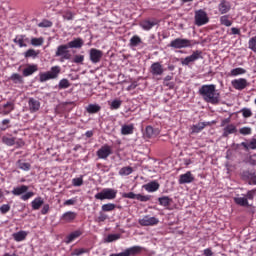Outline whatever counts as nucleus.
Listing matches in <instances>:
<instances>
[{
  "label": "nucleus",
  "instance_id": "f257e3e1",
  "mask_svg": "<svg viewBox=\"0 0 256 256\" xmlns=\"http://www.w3.org/2000/svg\"><path fill=\"white\" fill-rule=\"evenodd\" d=\"M199 95H201L206 103H211L212 105H217L221 97L214 84L201 86Z\"/></svg>",
  "mask_w": 256,
  "mask_h": 256
},
{
  "label": "nucleus",
  "instance_id": "f03ea898",
  "mask_svg": "<svg viewBox=\"0 0 256 256\" xmlns=\"http://www.w3.org/2000/svg\"><path fill=\"white\" fill-rule=\"evenodd\" d=\"M29 191V186L21 185L18 187L13 188L12 195L19 196L21 195L22 201H29L35 193L33 192H27Z\"/></svg>",
  "mask_w": 256,
  "mask_h": 256
},
{
  "label": "nucleus",
  "instance_id": "7ed1b4c3",
  "mask_svg": "<svg viewBox=\"0 0 256 256\" xmlns=\"http://www.w3.org/2000/svg\"><path fill=\"white\" fill-rule=\"evenodd\" d=\"M59 73H61V67H52L50 71L40 74V83H45V81H49V79H57Z\"/></svg>",
  "mask_w": 256,
  "mask_h": 256
},
{
  "label": "nucleus",
  "instance_id": "20e7f679",
  "mask_svg": "<svg viewBox=\"0 0 256 256\" xmlns=\"http://www.w3.org/2000/svg\"><path fill=\"white\" fill-rule=\"evenodd\" d=\"M55 57H60L61 63L63 61H69L71 59V53L69 52V46L67 44H63L57 47Z\"/></svg>",
  "mask_w": 256,
  "mask_h": 256
},
{
  "label": "nucleus",
  "instance_id": "39448f33",
  "mask_svg": "<svg viewBox=\"0 0 256 256\" xmlns=\"http://www.w3.org/2000/svg\"><path fill=\"white\" fill-rule=\"evenodd\" d=\"M115 197H117V190L111 188H105L95 195V199L100 201H104V199L113 200Z\"/></svg>",
  "mask_w": 256,
  "mask_h": 256
},
{
  "label": "nucleus",
  "instance_id": "423d86ee",
  "mask_svg": "<svg viewBox=\"0 0 256 256\" xmlns=\"http://www.w3.org/2000/svg\"><path fill=\"white\" fill-rule=\"evenodd\" d=\"M194 19H195V25H197V27H201L209 23V16H207V12L201 9L195 12Z\"/></svg>",
  "mask_w": 256,
  "mask_h": 256
},
{
  "label": "nucleus",
  "instance_id": "0eeeda50",
  "mask_svg": "<svg viewBox=\"0 0 256 256\" xmlns=\"http://www.w3.org/2000/svg\"><path fill=\"white\" fill-rule=\"evenodd\" d=\"M170 47H173V49H185L187 47H191V40L176 38L171 41Z\"/></svg>",
  "mask_w": 256,
  "mask_h": 256
},
{
  "label": "nucleus",
  "instance_id": "6e6552de",
  "mask_svg": "<svg viewBox=\"0 0 256 256\" xmlns=\"http://www.w3.org/2000/svg\"><path fill=\"white\" fill-rule=\"evenodd\" d=\"M138 223L139 225H142V227H149L152 225H157V223H159V219L146 215L143 218L139 219Z\"/></svg>",
  "mask_w": 256,
  "mask_h": 256
},
{
  "label": "nucleus",
  "instance_id": "1a4fd4ad",
  "mask_svg": "<svg viewBox=\"0 0 256 256\" xmlns=\"http://www.w3.org/2000/svg\"><path fill=\"white\" fill-rule=\"evenodd\" d=\"M141 253V247L140 246H133L128 249H126L122 253L118 254H111L110 256H133V255H139Z\"/></svg>",
  "mask_w": 256,
  "mask_h": 256
},
{
  "label": "nucleus",
  "instance_id": "9d476101",
  "mask_svg": "<svg viewBox=\"0 0 256 256\" xmlns=\"http://www.w3.org/2000/svg\"><path fill=\"white\" fill-rule=\"evenodd\" d=\"M112 153L113 150L111 146L106 144L97 151V157L98 159H107V157H109V155H112Z\"/></svg>",
  "mask_w": 256,
  "mask_h": 256
},
{
  "label": "nucleus",
  "instance_id": "9b49d317",
  "mask_svg": "<svg viewBox=\"0 0 256 256\" xmlns=\"http://www.w3.org/2000/svg\"><path fill=\"white\" fill-rule=\"evenodd\" d=\"M231 83H232V87H234V89H237V91H243V89H245L246 87H249V83L245 78L232 80Z\"/></svg>",
  "mask_w": 256,
  "mask_h": 256
},
{
  "label": "nucleus",
  "instance_id": "f8f14e48",
  "mask_svg": "<svg viewBox=\"0 0 256 256\" xmlns=\"http://www.w3.org/2000/svg\"><path fill=\"white\" fill-rule=\"evenodd\" d=\"M195 181V177L191 173V171L186 172L185 174L180 175L179 184L185 185L186 183H193Z\"/></svg>",
  "mask_w": 256,
  "mask_h": 256
},
{
  "label": "nucleus",
  "instance_id": "ddd939ff",
  "mask_svg": "<svg viewBox=\"0 0 256 256\" xmlns=\"http://www.w3.org/2000/svg\"><path fill=\"white\" fill-rule=\"evenodd\" d=\"M103 57V51L92 48L90 50V61L93 63H99Z\"/></svg>",
  "mask_w": 256,
  "mask_h": 256
},
{
  "label": "nucleus",
  "instance_id": "4468645a",
  "mask_svg": "<svg viewBox=\"0 0 256 256\" xmlns=\"http://www.w3.org/2000/svg\"><path fill=\"white\" fill-rule=\"evenodd\" d=\"M197 59H201V51L197 50L192 53V55L187 56L185 59L182 60V65H189V63H193L197 61Z\"/></svg>",
  "mask_w": 256,
  "mask_h": 256
},
{
  "label": "nucleus",
  "instance_id": "2eb2a0df",
  "mask_svg": "<svg viewBox=\"0 0 256 256\" xmlns=\"http://www.w3.org/2000/svg\"><path fill=\"white\" fill-rule=\"evenodd\" d=\"M218 11L221 13V15L229 13V11H231V3H229L227 0H220Z\"/></svg>",
  "mask_w": 256,
  "mask_h": 256
},
{
  "label": "nucleus",
  "instance_id": "dca6fc26",
  "mask_svg": "<svg viewBox=\"0 0 256 256\" xmlns=\"http://www.w3.org/2000/svg\"><path fill=\"white\" fill-rule=\"evenodd\" d=\"M29 111L30 113H37L41 108V102L35 98H30L28 101Z\"/></svg>",
  "mask_w": 256,
  "mask_h": 256
},
{
  "label": "nucleus",
  "instance_id": "f3484780",
  "mask_svg": "<svg viewBox=\"0 0 256 256\" xmlns=\"http://www.w3.org/2000/svg\"><path fill=\"white\" fill-rule=\"evenodd\" d=\"M150 73L155 76L162 75L164 73L163 65H161L159 62H154L150 67Z\"/></svg>",
  "mask_w": 256,
  "mask_h": 256
},
{
  "label": "nucleus",
  "instance_id": "a211bd4d",
  "mask_svg": "<svg viewBox=\"0 0 256 256\" xmlns=\"http://www.w3.org/2000/svg\"><path fill=\"white\" fill-rule=\"evenodd\" d=\"M155 25H157V21L155 20H144L140 22V27H142L144 31H151Z\"/></svg>",
  "mask_w": 256,
  "mask_h": 256
},
{
  "label": "nucleus",
  "instance_id": "6ab92c4d",
  "mask_svg": "<svg viewBox=\"0 0 256 256\" xmlns=\"http://www.w3.org/2000/svg\"><path fill=\"white\" fill-rule=\"evenodd\" d=\"M66 45L68 46L69 49H81L83 47V39L76 38L68 42V44Z\"/></svg>",
  "mask_w": 256,
  "mask_h": 256
},
{
  "label": "nucleus",
  "instance_id": "aec40b11",
  "mask_svg": "<svg viewBox=\"0 0 256 256\" xmlns=\"http://www.w3.org/2000/svg\"><path fill=\"white\" fill-rule=\"evenodd\" d=\"M234 202L236 203V205H239L240 207H250L249 200L247 199L246 196H236L234 197Z\"/></svg>",
  "mask_w": 256,
  "mask_h": 256
},
{
  "label": "nucleus",
  "instance_id": "412c9836",
  "mask_svg": "<svg viewBox=\"0 0 256 256\" xmlns=\"http://www.w3.org/2000/svg\"><path fill=\"white\" fill-rule=\"evenodd\" d=\"M143 189L148 191V193H153L159 189V183L152 181L148 184L143 185Z\"/></svg>",
  "mask_w": 256,
  "mask_h": 256
},
{
  "label": "nucleus",
  "instance_id": "4be33fe9",
  "mask_svg": "<svg viewBox=\"0 0 256 256\" xmlns=\"http://www.w3.org/2000/svg\"><path fill=\"white\" fill-rule=\"evenodd\" d=\"M204 127H207V123H205V122H200L196 125H192L191 126L192 135L195 133H201V131H203Z\"/></svg>",
  "mask_w": 256,
  "mask_h": 256
},
{
  "label": "nucleus",
  "instance_id": "5701e85b",
  "mask_svg": "<svg viewBox=\"0 0 256 256\" xmlns=\"http://www.w3.org/2000/svg\"><path fill=\"white\" fill-rule=\"evenodd\" d=\"M12 237H13L14 241H17V242L25 241V239H27V232L19 231V232L12 234Z\"/></svg>",
  "mask_w": 256,
  "mask_h": 256
},
{
  "label": "nucleus",
  "instance_id": "b1692460",
  "mask_svg": "<svg viewBox=\"0 0 256 256\" xmlns=\"http://www.w3.org/2000/svg\"><path fill=\"white\" fill-rule=\"evenodd\" d=\"M77 217V213L69 211L62 215V221H66L67 223H71Z\"/></svg>",
  "mask_w": 256,
  "mask_h": 256
},
{
  "label": "nucleus",
  "instance_id": "393cba45",
  "mask_svg": "<svg viewBox=\"0 0 256 256\" xmlns=\"http://www.w3.org/2000/svg\"><path fill=\"white\" fill-rule=\"evenodd\" d=\"M44 203H45V202L43 201V198L38 197V198L34 199V200L31 202L32 209H33L34 211H37V210L41 209V206H42Z\"/></svg>",
  "mask_w": 256,
  "mask_h": 256
},
{
  "label": "nucleus",
  "instance_id": "a878e982",
  "mask_svg": "<svg viewBox=\"0 0 256 256\" xmlns=\"http://www.w3.org/2000/svg\"><path fill=\"white\" fill-rule=\"evenodd\" d=\"M232 133H237V128L235 125L230 124L224 128L223 137H229V135H232Z\"/></svg>",
  "mask_w": 256,
  "mask_h": 256
},
{
  "label": "nucleus",
  "instance_id": "bb28decb",
  "mask_svg": "<svg viewBox=\"0 0 256 256\" xmlns=\"http://www.w3.org/2000/svg\"><path fill=\"white\" fill-rule=\"evenodd\" d=\"M37 71V65H29L23 70L24 77H29L30 75H33Z\"/></svg>",
  "mask_w": 256,
  "mask_h": 256
},
{
  "label": "nucleus",
  "instance_id": "cd10ccee",
  "mask_svg": "<svg viewBox=\"0 0 256 256\" xmlns=\"http://www.w3.org/2000/svg\"><path fill=\"white\" fill-rule=\"evenodd\" d=\"M87 113H99L101 111V106L98 104H89L86 108Z\"/></svg>",
  "mask_w": 256,
  "mask_h": 256
},
{
  "label": "nucleus",
  "instance_id": "c85d7f7f",
  "mask_svg": "<svg viewBox=\"0 0 256 256\" xmlns=\"http://www.w3.org/2000/svg\"><path fill=\"white\" fill-rule=\"evenodd\" d=\"M78 237H81V231H74L66 237V243H72V241H75Z\"/></svg>",
  "mask_w": 256,
  "mask_h": 256
},
{
  "label": "nucleus",
  "instance_id": "c756f323",
  "mask_svg": "<svg viewBox=\"0 0 256 256\" xmlns=\"http://www.w3.org/2000/svg\"><path fill=\"white\" fill-rule=\"evenodd\" d=\"M133 129H135V127L133 126V124L130 125H124L121 128V133L123 135H131L133 134Z\"/></svg>",
  "mask_w": 256,
  "mask_h": 256
},
{
  "label": "nucleus",
  "instance_id": "7c9ffc66",
  "mask_svg": "<svg viewBox=\"0 0 256 256\" xmlns=\"http://www.w3.org/2000/svg\"><path fill=\"white\" fill-rule=\"evenodd\" d=\"M3 115H9L13 109H15V105L13 102H7L6 104L3 105Z\"/></svg>",
  "mask_w": 256,
  "mask_h": 256
},
{
  "label": "nucleus",
  "instance_id": "2f4dec72",
  "mask_svg": "<svg viewBox=\"0 0 256 256\" xmlns=\"http://www.w3.org/2000/svg\"><path fill=\"white\" fill-rule=\"evenodd\" d=\"M220 23H221V25H224V27H231L233 25V22L231 20H229L228 15L221 16Z\"/></svg>",
  "mask_w": 256,
  "mask_h": 256
},
{
  "label": "nucleus",
  "instance_id": "473e14b6",
  "mask_svg": "<svg viewBox=\"0 0 256 256\" xmlns=\"http://www.w3.org/2000/svg\"><path fill=\"white\" fill-rule=\"evenodd\" d=\"M2 143L8 145V147H12L15 144V137L3 136Z\"/></svg>",
  "mask_w": 256,
  "mask_h": 256
},
{
  "label": "nucleus",
  "instance_id": "72a5a7b5",
  "mask_svg": "<svg viewBox=\"0 0 256 256\" xmlns=\"http://www.w3.org/2000/svg\"><path fill=\"white\" fill-rule=\"evenodd\" d=\"M116 207H117V205H115L113 203H108V204H103L101 209H102V211L107 213L109 211H115Z\"/></svg>",
  "mask_w": 256,
  "mask_h": 256
},
{
  "label": "nucleus",
  "instance_id": "f704fd0d",
  "mask_svg": "<svg viewBox=\"0 0 256 256\" xmlns=\"http://www.w3.org/2000/svg\"><path fill=\"white\" fill-rule=\"evenodd\" d=\"M158 201L163 207H169L171 205V198L168 196L161 197L158 199Z\"/></svg>",
  "mask_w": 256,
  "mask_h": 256
},
{
  "label": "nucleus",
  "instance_id": "c9c22d12",
  "mask_svg": "<svg viewBox=\"0 0 256 256\" xmlns=\"http://www.w3.org/2000/svg\"><path fill=\"white\" fill-rule=\"evenodd\" d=\"M44 41L45 40L43 39V37L32 38L31 39V45H33V47H41V45H43Z\"/></svg>",
  "mask_w": 256,
  "mask_h": 256
},
{
  "label": "nucleus",
  "instance_id": "e433bc0d",
  "mask_svg": "<svg viewBox=\"0 0 256 256\" xmlns=\"http://www.w3.org/2000/svg\"><path fill=\"white\" fill-rule=\"evenodd\" d=\"M247 73V70L243 68H235L231 70L232 77H237V75H245Z\"/></svg>",
  "mask_w": 256,
  "mask_h": 256
},
{
  "label": "nucleus",
  "instance_id": "4c0bfd02",
  "mask_svg": "<svg viewBox=\"0 0 256 256\" xmlns=\"http://www.w3.org/2000/svg\"><path fill=\"white\" fill-rule=\"evenodd\" d=\"M18 167L22 171H29V169H31V164H29L27 162H22L21 160H19L18 161Z\"/></svg>",
  "mask_w": 256,
  "mask_h": 256
},
{
  "label": "nucleus",
  "instance_id": "58836bf2",
  "mask_svg": "<svg viewBox=\"0 0 256 256\" xmlns=\"http://www.w3.org/2000/svg\"><path fill=\"white\" fill-rule=\"evenodd\" d=\"M58 87L59 89H69V87H71V84L69 83V80L62 79L60 80Z\"/></svg>",
  "mask_w": 256,
  "mask_h": 256
},
{
  "label": "nucleus",
  "instance_id": "ea45409f",
  "mask_svg": "<svg viewBox=\"0 0 256 256\" xmlns=\"http://www.w3.org/2000/svg\"><path fill=\"white\" fill-rule=\"evenodd\" d=\"M133 173V168L131 167H123L119 171V175H131Z\"/></svg>",
  "mask_w": 256,
  "mask_h": 256
},
{
  "label": "nucleus",
  "instance_id": "a19ab883",
  "mask_svg": "<svg viewBox=\"0 0 256 256\" xmlns=\"http://www.w3.org/2000/svg\"><path fill=\"white\" fill-rule=\"evenodd\" d=\"M117 239H121V235L119 234H109L106 238L107 243H113V241H117Z\"/></svg>",
  "mask_w": 256,
  "mask_h": 256
},
{
  "label": "nucleus",
  "instance_id": "79ce46f5",
  "mask_svg": "<svg viewBox=\"0 0 256 256\" xmlns=\"http://www.w3.org/2000/svg\"><path fill=\"white\" fill-rule=\"evenodd\" d=\"M141 43V38L139 36H133L130 39V45L131 47H137Z\"/></svg>",
  "mask_w": 256,
  "mask_h": 256
},
{
  "label": "nucleus",
  "instance_id": "37998d69",
  "mask_svg": "<svg viewBox=\"0 0 256 256\" xmlns=\"http://www.w3.org/2000/svg\"><path fill=\"white\" fill-rule=\"evenodd\" d=\"M11 81L14 83H23V77H21L19 74L15 73L12 74L10 77Z\"/></svg>",
  "mask_w": 256,
  "mask_h": 256
},
{
  "label": "nucleus",
  "instance_id": "c03bdc74",
  "mask_svg": "<svg viewBox=\"0 0 256 256\" xmlns=\"http://www.w3.org/2000/svg\"><path fill=\"white\" fill-rule=\"evenodd\" d=\"M249 49H251L252 51H254V53H256V36L252 37L249 42Z\"/></svg>",
  "mask_w": 256,
  "mask_h": 256
},
{
  "label": "nucleus",
  "instance_id": "a18cd8bd",
  "mask_svg": "<svg viewBox=\"0 0 256 256\" xmlns=\"http://www.w3.org/2000/svg\"><path fill=\"white\" fill-rule=\"evenodd\" d=\"M37 55H39V52L35 51V49H29L25 52V57L29 58V57H37Z\"/></svg>",
  "mask_w": 256,
  "mask_h": 256
},
{
  "label": "nucleus",
  "instance_id": "49530a36",
  "mask_svg": "<svg viewBox=\"0 0 256 256\" xmlns=\"http://www.w3.org/2000/svg\"><path fill=\"white\" fill-rule=\"evenodd\" d=\"M255 195H256V189H253V190H249L245 197L248 201H253V199H255Z\"/></svg>",
  "mask_w": 256,
  "mask_h": 256
},
{
  "label": "nucleus",
  "instance_id": "de8ad7c7",
  "mask_svg": "<svg viewBox=\"0 0 256 256\" xmlns=\"http://www.w3.org/2000/svg\"><path fill=\"white\" fill-rule=\"evenodd\" d=\"M9 211H11V206L9 204H3L0 207V212L2 213V215H5V213H9Z\"/></svg>",
  "mask_w": 256,
  "mask_h": 256
},
{
  "label": "nucleus",
  "instance_id": "09e8293b",
  "mask_svg": "<svg viewBox=\"0 0 256 256\" xmlns=\"http://www.w3.org/2000/svg\"><path fill=\"white\" fill-rule=\"evenodd\" d=\"M249 185H256V174L249 173L248 174Z\"/></svg>",
  "mask_w": 256,
  "mask_h": 256
},
{
  "label": "nucleus",
  "instance_id": "8fccbe9b",
  "mask_svg": "<svg viewBox=\"0 0 256 256\" xmlns=\"http://www.w3.org/2000/svg\"><path fill=\"white\" fill-rule=\"evenodd\" d=\"M83 61H85V56L83 55L74 56L73 63L79 64V63H83Z\"/></svg>",
  "mask_w": 256,
  "mask_h": 256
},
{
  "label": "nucleus",
  "instance_id": "3c124183",
  "mask_svg": "<svg viewBox=\"0 0 256 256\" xmlns=\"http://www.w3.org/2000/svg\"><path fill=\"white\" fill-rule=\"evenodd\" d=\"M72 185H74V187H81V185H83V178H74Z\"/></svg>",
  "mask_w": 256,
  "mask_h": 256
},
{
  "label": "nucleus",
  "instance_id": "603ef678",
  "mask_svg": "<svg viewBox=\"0 0 256 256\" xmlns=\"http://www.w3.org/2000/svg\"><path fill=\"white\" fill-rule=\"evenodd\" d=\"M38 27H53V22L49 20H43L38 24Z\"/></svg>",
  "mask_w": 256,
  "mask_h": 256
},
{
  "label": "nucleus",
  "instance_id": "864d4df0",
  "mask_svg": "<svg viewBox=\"0 0 256 256\" xmlns=\"http://www.w3.org/2000/svg\"><path fill=\"white\" fill-rule=\"evenodd\" d=\"M242 115L245 118H249V117H251V115H253V112H251V109L243 108L242 109Z\"/></svg>",
  "mask_w": 256,
  "mask_h": 256
},
{
  "label": "nucleus",
  "instance_id": "5fc2aeb1",
  "mask_svg": "<svg viewBox=\"0 0 256 256\" xmlns=\"http://www.w3.org/2000/svg\"><path fill=\"white\" fill-rule=\"evenodd\" d=\"M122 197H124V199H137V194L133 192L124 193Z\"/></svg>",
  "mask_w": 256,
  "mask_h": 256
},
{
  "label": "nucleus",
  "instance_id": "6e6d98bb",
  "mask_svg": "<svg viewBox=\"0 0 256 256\" xmlns=\"http://www.w3.org/2000/svg\"><path fill=\"white\" fill-rule=\"evenodd\" d=\"M119 107H121V100L112 101L110 109H119Z\"/></svg>",
  "mask_w": 256,
  "mask_h": 256
},
{
  "label": "nucleus",
  "instance_id": "4d7b16f0",
  "mask_svg": "<svg viewBox=\"0 0 256 256\" xmlns=\"http://www.w3.org/2000/svg\"><path fill=\"white\" fill-rule=\"evenodd\" d=\"M136 199H137V201L147 202L151 198L149 196H143L141 194H136Z\"/></svg>",
  "mask_w": 256,
  "mask_h": 256
},
{
  "label": "nucleus",
  "instance_id": "13d9d810",
  "mask_svg": "<svg viewBox=\"0 0 256 256\" xmlns=\"http://www.w3.org/2000/svg\"><path fill=\"white\" fill-rule=\"evenodd\" d=\"M83 253H87V251L84 248H80V249H75L72 252V255H74V256H81V255H83Z\"/></svg>",
  "mask_w": 256,
  "mask_h": 256
},
{
  "label": "nucleus",
  "instance_id": "bf43d9fd",
  "mask_svg": "<svg viewBox=\"0 0 256 256\" xmlns=\"http://www.w3.org/2000/svg\"><path fill=\"white\" fill-rule=\"evenodd\" d=\"M97 221H98V223H103V221H107V214H105L103 212H99Z\"/></svg>",
  "mask_w": 256,
  "mask_h": 256
},
{
  "label": "nucleus",
  "instance_id": "052dcab7",
  "mask_svg": "<svg viewBox=\"0 0 256 256\" xmlns=\"http://www.w3.org/2000/svg\"><path fill=\"white\" fill-rule=\"evenodd\" d=\"M73 17H75V14H73V12H66L64 15H63V18L66 19L67 21H73Z\"/></svg>",
  "mask_w": 256,
  "mask_h": 256
},
{
  "label": "nucleus",
  "instance_id": "680f3d73",
  "mask_svg": "<svg viewBox=\"0 0 256 256\" xmlns=\"http://www.w3.org/2000/svg\"><path fill=\"white\" fill-rule=\"evenodd\" d=\"M14 43H16V45H19V47H27V44H25L23 38H15Z\"/></svg>",
  "mask_w": 256,
  "mask_h": 256
},
{
  "label": "nucleus",
  "instance_id": "e2e57ef3",
  "mask_svg": "<svg viewBox=\"0 0 256 256\" xmlns=\"http://www.w3.org/2000/svg\"><path fill=\"white\" fill-rule=\"evenodd\" d=\"M241 135H251V128L243 127L240 129Z\"/></svg>",
  "mask_w": 256,
  "mask_h": 256
},
{
  "label": "nucleus",
  "instance_id": "0e129e2a",
  "mask_svg": "<svg viewBox=\"0 0 256 256\" xmlns=\"http://www.w3.org/2000/svg\"><path fill=\"white\" fill-rule=\"evenodd\" d=\"M153 133H154L153 127L147 126L146 127V136L151 138V137H153Z\"/></svg>",
  "mask_w": 256,
  "mask_h": 256
},
{
  "label": "nucleus",
  "instance_id": "69168bd1",
  "mask_svg": "<svg viewBox=\"0 0 256 256\" xmlns=\"http://www.w3.org/2000/svg\"><path fill=\"white\" fill-rule=\"evenodd\" d=\"M41 213L42 215H47V213H49V204L43 206Z\"/></svg>",
  "mask_w": 256,
  "mask_h": 256
},
{
  "label": "nucleus",
  "instance_id": "338daca9",
  "mask_svg": "<svg viewBox=\"0 0 256 256\" xmlns=\"http://www.w3.org/2000/svg\"><path fill=\"white\" fill-rule=\"evenodd\" d=\"M249 149H256V139H252L248 144Z\"/></svg>",
  "mask_w": 256,
  "mask_h": 256
},
{
  "label": "nucleus",
  "instance_id": "774afa93",
  "mask_svg": "<svg viewBox=\"0 0 256 256\" xmlns=\"http://www.w3.org/2000/svg\"><path fill=\"white\" fill-rule=\"evenodd\" d=\"M204 255L205 256H213V251L211 250V248H207L204 250Z\"/></svg>",
  "mask_w": 256,
  "mask_h": 256
}]
</instances>
